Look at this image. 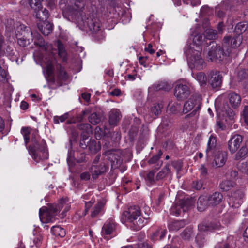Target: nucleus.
Returning <instances> with one entry per match:
<instances>
[{
  "label": "nucleus",
  "mask_w": 248,
  "mask_h": 248,
  "mask_svg": "<svg viewBox=\"0 0 248 248\" xmlns=\"http://www.w3.org/2000/svg\"><path fill=\"white\" fill-rule=\"evenodd\" d=\"M40 31L44 35H48L52 32L53 30L52 25L47 21H45L38 24Z\"/></svg>",
  "instance_id": "obj_21"
},
{
  "label": "nucleus",
  "mask_w": 248,
  "mask_h": 248,
  "mask_svg": "<svg viewBox=\"0 0 248 248\" xmlns=\"http://www.w3.org/2000/svg\"><path fill=\"white\" fill-rule=\"evenodd\" d=\"M247 154V149L245 147H242L235 154L234 159L236 160H239L245 158Z\"/></svg>",
  "instance_id": "obj_36"
},
{
  "label": "nucleus",
  "mask_w": 248,
  "mask_h": 248,
  "mask_svg": "<svg viewBox=\"0 0 248 248\" xmlns=\"http://www.w3.org/2000/svg\"><path fill=\"white\" fill-rule=\"evenodd\" d=\"M14 54L12 47L9 45L5 43L4 38L0 37V56L9 55Z\"/></svg>",
  "instance_id": "obj_18"
},
{
  "label": "nucleus",
  "mask_w": 248,
  "mask_h": 248,
  "mask_svg": "<svg viewBox=\"0 0 248 248\" xmlns=\"http://www.w3.org/2000/svg\"><path fill=\"white\" fill-rule=\"evenodd\" d=\"M166 232L167 230L165 227H160L151 235V239L153 240H161L165 237Z\"/></svg>",
  "instance_id": "obj_24"
},
{
  "label": "nucleus",
  "mask_w": 248,
  "mask_h": 248,
  "mask_svg": "<svg viewBox=\"0 0 248 248\" xmlns=\"http://www.w3.org/2000/svg\"><path fill=\"white\" fill-rule=\"evenodd\" d=\"M43 240V236L41 233H37L34 236L33 238V241L34 245L37 247H39Z\"/></svg>",
  "instance_id": "obj_45"
},
{
  "label": "nucleus",
  "mask_w": 248,
  "mask_h": 248,
  "mask_svg": "<svg viewBox=\"0 0 248 248\" xmlns=\"http://www.w3.org/2000/svg\"><path fill=\"white\" fill-rule=\"evenodd\" d=\"M223 55V50L220 46L213 43L212 46L209 48L206 58L208 61L217 62L221 61Z\"/></svg>",
  "instance_id": "obj_8"
},
{
  "label": "nucleus",
  "mask_w": 248,
  "mask_h": 248,
  "mask_svg": "<svg viewBox=\"0 0 248 248\" xmlns=\"http://www.w3.org/2000/svg\"><path fill=\"white\" fill-rule=\"evenodd\" d=\"M145 215L143 216L139 207L131 206L127 211L123 214L122 218L125 217L126 220L133 224V230H139L144 226L147 222L150 213L149 207H145Z\"/></svg>",
  "instance_id": "obj_3"
},
{
  "label": "nucleus",
  "mask_w": 248,
  "mask_h": 248,
  "mask_svg": "<svg viewBox=\"0 0 248 248\" xmlns=\"http://www.w3.org/2000/svg\"><path fill=\"white\" fill-rule=\"evenodd\" d=\"M162 155V152L161 151H159L157 155L153 156L151 159H150L149 162L151 164L155 163L157 160H159Z\"/></svg>",
  "instance_id": "obj_54"
},
{
  "label": "nucleus",
  "mask_w": 248,
  "mask_h": 248,
  "mask_svg": "<svg viewBox=\"0 0 248 248\" xmlns=\"http://www.w3.org/2000/svg\"><path fill=\"white\" fill-rule=\"evenodd\" d=\"M108 157L109 160L112 162L113 164L115 163V162L116 161L117 163L119 161H120V156L119 155V152L114 151H111L109 152L108 153Z\"/></svg>",
  "instance_id": "obj_35"
},
{
  "label": "nucleus",
  "mask_w": 248,
  "mask_h": 248,
  "mask_svg": "<svg viewBox=\"0 0 248 248\" xmlns=\"http://www.w3.org/2000/svg\"><path fill=\"white\" fill-rule=\"evenodd\" d=\"M36 130H34L31 132V128L29 127H22L21 130V133L23 135L24 139V142L26 146H27L28 143L30 140V134H31V138L32 137V133ZM36 131H37L36 130Z\"/></svg>",
  "instance_id": "obj_31"
},
{
  "label": "nucleus",
  "mask_w": 248,
  "mask_h": 248,
  "mask_svg": "<svg viewBox=\"0 0 248 248\" xmlns=\"http://www.w3.org/2000/svg\"><path fill=\"white\" fill-rule=\"evenodd\" d=\"M138 247L139 248H152V247L146 242L139 244Z\"/></svg>",
  "instance_id": "obj_61"
},
{
  "label": "nucleus",
  "mask_w": 248,
  "mask_h": 248,
  "mask_svg": "<svg viewBox=\"0 0 248 248\" xmlns=\"http://www.w3.org/2000/svg\"><path fill=\"white\" fill-rule=\"evenodd\" d=\"M224 24L223 22H219L217 26L218 32L220 34H222L223 31Z\"/></svg>",
  "instance_id": "obj_62"
},
{
  "label": "nucleus",
  "mask_w": 248,
  "mask_h": 248,
  "mask_svg": "<svg viewBox=\"0 0 248 248\" xmlns=\"http://www.w3.org/2000/svg\"><path fill=\"white\" fill-rule=\"evenodd\" d=\"M26 30H28L27 27L24 25H20L17 29L16 33V38L17 39L18 44L21 46L24 47L30 44L29 39L25 37Z\"/></svg>",
  "instance_id": "obj_15"
},
{
  "label": "nucleus",
  "mask_w": 248,
  "mask_h": 248,
  "mask_svg": "<svg viewBox=\"0 0 248 248\" xmlns=\"http://www.w3.org/2000/svg\"><path fill=\"white\" fill-rule=\"evenodd\" d=\"M154 89L157 90L169 91L172 88V85L166 81H161L153 86Z\"/></svg>",
  "instance_id": "obj_28"
},
{
  "label": "nucleus",
  "mask_w": 248,
  "mask_h": 248,
  "mask_svg": "<svg viewBox=\"0 0 248 248\" xmlns=\"http://www.w3.org/2000/svg\"><path fill=\"white\" fill-rule=\"evenodd\" d=\"M187 202L179 201L173 204L170 209V214L176 216H181L188 210Z\"/></svg>",
  "instance_id": "obj_14"
},
{
  "label": "nucleus",
  "mask_w": 248,
  "mask_h": 248,
  "mask_svg": "<svg viewBox=\"0 0 248 248\" xmlns=\"http://www.w3.org/2000/svg\"><path fill=\"white\" fill-rule=\"evenodd\" d=\"M170 171L169 167L168 165H166L162 170H160L156 175V179L159 180L162 179L165 177L167 174L169 173Z\"/></svg>",
  "instance_id": "obj_39"
},
{
  "label": "nucleus",
  "mask_w": 248,
  "mask_h": 248,
  "mask_svg": "<svg viewBox=\"0 0 248 248\" xmlns=\"http://www.w3.org/2000/svg\"><path fill=\"white\" fill-rule=\"evenodd\" d=\"M104 204L102 202H98L95 206L93 211L92 213L91 216L92 217H95L103 210Z\"/></svg>",
  "instance_id": "obj_38"
},
{
  "label": "nucleus",
  "mask_w": 248,
  "mask_h": 248,
  "mask_svg": "<svg viewBox=\"0 0 248 248\" xmlns=\"http://www.w3.org/2000/svg\"><path fill=\"white\" fill-rule=\"evenodd\" d=\"M57 47L58 50V55L59 57L62 59L63 62L67 60V53L65 50L64 45L60 41H58L57 42Z\"/></svg>",
  "instance_id": "obj_29"
},
{
  "label": "nucleus",
  "mask_w": 248,
  "mask_h": 248,
  "mask_svg": "<svg viewBox=\"0 0 248 248\" xmlns=\"http://www.w3.org/2000/svg\"><path fill=\"white\" fill-rule=\"evenodd\" d=\"M210 206L207 196H200L197 202V209L199 211L205 210L208 206Z\"/></svg>",
  "instance_id": "obj_26"
},
{
  "label": "nucleus",
  "mask_w": 248,
  "mask_h": 248,
  "mask_svg": "<svg viewBox=\"0 0 248 248\" xmlns=\"http://www.w3.org/2000/svg\"><path fill=\"white\" fill-rule=\"evenodd\" d=\"M216 142V137L211 135L209 138L206 149V155L208 161H211V157L217 152Z\"/></svg>",
  "instance_id": "obj_16"
},
{
  "label": "nucleus",
  "mask_w": 248,
  "mask_h": 248,
  "mask_svg": "<svg viewBox=\"0 0 248 248\" xmlns=\"http://www.w3.org/2000/svg\"><path fill=\"white\" fill-rule=\"evenodd\" d=\"M180 108L179 105L177 103L170 102L168 106V109L172 113L175 112Z\"/></svg>",
  "instance_id": "obj_44"
},
{
  "label": "nucleus",
  "mask_w": 248,
  "mask_h": 248,
  "mask_svg": "<svg viewBox=\"0 0 248 248\" xmlns=\"http://www.w3.org/2000/svg\"><path fill=\"white\" fill-rule=\"evenodd\" d=\"M243 141V137L239 134H234L231 137L228 142V149L232 153H235L240 148Z\"/></svg>",
  "instance_id": "obj_12"
},
{
  "label": "nucleus",
  "mask_w": 248,
  "mask_h": 248,
  "mask_svg": "<svg viewBox=\"0 0 248 248\" xmlns=\"http://www.w3.org/2000/svg\"><path fill=\"white\" fill-rule=\"evenodd\" d=\"M89 120L92 124L95 125L100 122L101 118L96 113H93L89 117Z\"/></svg>",
  "instance_id": "obj_41"
},
{
  "label": "nucleus",
  "mask_w": 248,
  "mask_h": 248,
  "mask_svg": "<svg viewBox=\"0 0 248 248\" xmlns=\"http://www.w3.org/2000/svg\"><path fill=\"white\" fill-rule=\"evenodd\" d=\"M44 0H30V2H32L33 1H35V5L34 6V5H31L32 6H33L34 8H35L36 9V8H42V4H41V2L42 1H43Z\"/></svg>",
  "instance_id": "obj_59"
},
{
  "label": "nucleus",
  "mask_w": 248,
  "mask_h": 248,
  "mask_svg": "<svg viewBox=\"0 0 248 248\" xmlns=\"http://www.w3.org/2000/svg\"><path fill=\"white\" fill-rule=\"evenodd\" d=\"M89 135L82 134L81 139L80 141V146L83 149H86L88 148V144H86L85 140L87 139Z\"/></svg>",
  "instance_id": "obj_50"
},
{
  "label": "nucleus",
  "mask_w": 248,
  "mask_h": 248,
  "mask_svg": "<svg viewBox=\"0 0 248 248\" xmlns=\"http://www.w3.org/2000/svg\"><path fill=\"white\" fill-rule=\"evenodd\" d=\"M202 105V97L200 95L193 96L184 105L183 112L186 113L194 108L193 111L186 117L193 116L200 109Z\"/></svg>",
  "instance_id": "obj_6"
},
{
  "label": "nucleus",
  "mask_w": 248,
  "mask_h": 248,
  "mask_svg": "<svg viewBox=\"0 0 248 248\" xmlns=\"http://www.w3.org/2000/svg\"><path fill=\"white\" fill-rule=\"evenodd\" d=\"M193 186L197 190L201 189L202 187V183L201 181H194Z\"/></svg>",
  "instance_id": "obj_56"
},
{
  "label": "nucleus",
  "mask_w": 248,
  "mask_h": 248,
  "mask_svg": "<svg viewBox=\"0 0 248 248\" xmlns=\"http://www.w3.org/2000/svg\"><path fill=\"white\" fill-rule=\"evenodd\" d=\"M148 59V57H140L139 59V63L143 65L144 67H147V65L146 64V61Z\"/></svg>",
  "instance_id": "obj_58"
},
{
  "label": "nucleus",
  "mask_w": 248,
  "mask_h": 248,
  "mask_svg": "<svg viewBox=\"0 0 248 248\" xmlns=\"http://www.w3.org/2000/svg\"><path fill=\"white\" fill-rule=\"evenodd\" d=\"M194 78L199 82L201 86H204L206 84L207 78L205 74L202 72H199L194 76Z\"/></svg>",
  "instance_id": "obj_34"
},
{
  "label": "nucleus",
  "mask_w": 248,
  "mask_h": 248,
  "mask_svg": "<svg viewBox=\"0 0 248 248\" xmlns=\"http://www.w3.org/2000/svg\"><path fill=\"white\" fill-rule=\"evenodd\" d=\"M243 237L244 238L245 241L247 243H248V226L245 230V232L243 233Z\"/></svg>",
  "instance_id": "obj_64"
},
{
  "label": "nucleus",
  "mask_w": 248,
  "mask_h": 248,
  "mask_svg": "<svg viewBox=\"0 0 248 248\" xmlns=\"http://www.w3.org/2000/svg\"><path fill=\"white\" fill-rule=\"evenodd\" d=\"M121 119V115L119 110L112 109L109 113V122L110 125H115Z\"/></svg>",
  "instance_id": "obj_25"
},
{
  "label": "nucleus",
  "mask_w": 248,
  "mask_h": 248,
  "mask_svg": "<svg viewBox=\"0 0 248 248\" xmlns=\"http://www.w3.org/2000/svg\"><path fill=\"white\" fill-rule=\"evenodd\" d=\"M56 75L58 80L62 82L65 81L69 78V75L66 72L64 68L61 64L57 65Z\"/></svg>",
  "instance_id": "obj_22"
},
{
  "label": "nucleus",
  "mask_w": 248,
  "mask_h": 248,
  "mask_svg": "<svg viewBox=\"0 0 248 248\" xmlns=\"http://www.w3.org/2000/svg\"><path fill=\"white\" fill-rule=\"evenodd\" d=\"M208 82L212 88H219L222 82V76L217 71H212L208 75Z\"/></svg>",
  "instance_id": "obj_11"
},
{
  "label": "nucleus",
  "mask_w": 248,
  "mask_h": 248,
  "mask_svg": "<svg viewBox=\"0 0 248 248\" xmlns=\"http://www.w3.org/2000/svg\"><path fill=\"white\" fill-rule=\"evenodd\" d=\"M217 36V33L216 30L208 29L205 31L204 38H206L208 40H212L216 38Z\"/></svg>",
  "instance_id": "obj_37"
},
{
  "label": "nucleus",
  "mask_w": 248,
  "mask_h": 248,
  "mask_svg": "<svg viewBox=\"0 0 248 248\" xmlns=\"http://www.w3.org/2000/svg\"><path fill=\"white\" fill-rule=\"evenodd\" d=\"M155 172L151 170L147 174L145 180L148 185H151L155 182Z\"/></svg>",
  "instance_id": "obj_43"
},
{
  "label": "nucleus",
  "mask_w": 248,
  "mask_h": 248,
  "mask_svg": "<svg viewBox=\"0 0 248 248\" xmlns=\"http://www.w3.org/2000/svg\"><path fill=\"white\" fill-rule=\"evenodd\" d=\"M79 129L84 132L82 134L89 135V134L92 132L91 126L88 124H82L78 125Z\"/></svg>",
  "instance_id": "obj_40"
},
{
  "label": "nucleus",
  "mask_w": 248,
  "mask_h": 248,
  "mask_svg": "<svg viewBox=\"0 0 248 248\" xmlns=\"http://www.w3.org/2000/svg\"><path fill=\"white\" fill-rule=\"evenodd\" d=\"M161 107L160 105H155L152 108L151 111L155 116H157L161 113Z\"/></svg>",
  "instance_id": "obj_53"
},
{
  "label": "nucleus",
  "mask_w": 248,
  "mask_h": 248,
  "mask_svg": "<svg viewBox=\"0 0 248 248\" xmlns=\"http://www.w3.org/2000/svg\"><path fill=\"white\" fill-rule=\"evenodd\" d=\"M31 145L28 147V151L33 159L36 162L48 158V153L45 140L38 135V132L32 133Z\"/></svg>",
  "instance_id": "obj_5"
},
{
  "label": "nucleus",
  "mask_w": 248,
  "mask_h": 248,
  "mask_svg": "<svg viewBox=\"0 0 248 248\" xmlns=\"http://www.w3.org/2000/svg\"><path fill=\"white\" fill-rule=\"evenodd\" d=\"M185 222L183 220H175L170 222L168 228L170 231H176L185 225Z\"/></svg>",
  "instance_id": "obj_27"
},
{
  "label": "nucleus",
  "mask_w": 248,
  "mask_h": 248,
  "mask_svg": "<svg viewBox=\"0 0 248 248\" xmlns=\"http://www.w3.org/2000/svg\"><path fill=\"white\" fill-rule=\"evenodd\" d=\"M229 102L233 108L238 107L241 103V98L240 96L235 93H230L228 94Z\"/></svg>",
  "instance_id": "obj_23"
},
{
  "label": "nucleus",
  "mask_w": 248,
  "mask_h": 248,
  "mask_svg": "<svg viewBox=\"0 0 248 248\" xmlns=\"http://www.w3.org/2000/svg\"><path fill=\"white\" fill-rule=\"evenodd\" d=\"M244 192L241 190L233 192L229 196L228 203L232 208H237L243 202Z\"/></svg>",
  "instance_id": "obj_10"
},
{
  "label": "nucleus",
  "mask_w": 248,
  "mask_h": 248,
  "mask_svg": "<svg viewBox=\"0 0 248 248\" xmlns=\"http://www.w3.org/2000/svg\"><path fill=\"white\" fill-rule=\"evenodd\" d=\"M190 93L188 87L185 81H178L174 89V95L178 99H183Z\"/></svg>",
  "instance_id": "obj_7"
},
{
  "label": "nucleus",
  "mask_w": 248,
  "mask_h": 248,
  "mask_svg": "<svg viewBox=\"0 0 248 248\" xmlns=\"http://www.w3.org/2000/svg\"><path fill=\"white\" fill-rule=\"evenodd\" d=\"M232 219V217L229 214L227 213L224 215L222 221L226 225H228Z\"/></svg>",
  "instance_id": "obj_52"
},
{
  "label": "nucleus",
  "mask_w": 248,
  "mask_h": 248,
  "mask_svg": "<svg viewBox=\"0 0 248 248\" xmlns=\"http://www.w3.org/2000/svg\"><path fill=\"white\" fill-rule=\"evenodd\" d=\"M214 154H215V155L214 162L212 163L213 166L217 167L223 166L226 161L227 157V153L226 152L218 151Z\"/></svg>",
  "instance_id": "obj_17"
},
{
  "label": "nucleus",
  "mask_w": 248,
  "mask_h": 248,
  "mask_svg": "<svg viewBox=\"0 0 248 248\" xmlns=\"http://www.w3.org/2000/svg\"><path fill=\"white\" fill-rule=\"evenodd\" d=\"M196 244L199 248L202 247L204 244V238L201 234H198L195 239Z\"/></svg>",
  "instance_id": "obj_47"
},
{
  "label": "nucleus",
  "mask_w": 248,
  "mask_h": 248,
  "mask_svg": "<svg viewBox=\"0 0 248 248\" xmlns=\"http://www.w3.org/2000/svg\"><path fill=\"white\" fill-rule=\"evenodd\" d=\"M80 179L82 180L87 181L90 178V174L89 172H83L80 174Z\"/></svg>",
  "instance_id": "obj_57"
},
{
  "label": "nucleus",
  "mask_w": 248,
  "mask_h": 248,
  "mask_svg": "<svg viewBox=\"0 0 248 248\" xmlns=\"http://www.w3.org/2000/svg\"><path fill=\"white\" fill-rule=\"evenodd\" d=\"M193 231L191 228H186L181 233V237L185 240H188L192 235Z\"/></svg>",
  "instance_id": "obj_42"
},
{
  "label": "nucleus",
  "mask_w": 248,
  "mask_h": 248,
  "mask_svg": "<svg viewBox=\"0 0 248 248\" xmlns=\"http://www.w3.org/2000/svg\"><path fill=\"white\" fill-rule=\"evenodd\" d=\"M199 229L202 231H209L211 230L210 228L205 226L203 224H201L198 226Z\"/></svg>",
  "instance_id": "obj_63"
},
{
  "label": "nucleus",
  "mask_w": 248,
  "mask_h": 248,
  "mask_svg": "<svg viewBox=\"0 0 248 248\" xmlns=\"http://www.w3.org/2000/svg\"><path fill=\"white\" fill-rule=\"evenodd\" d=\"M52 234L56 236L63 237L65 235V231L59 226H54L51 229Z\"/></svg>",
  "instance_id": "obj_32"
},
{
  "label": "nucleus",
  "mask_w": 248,
  "mask_h": 248,
  "mask_svg": "<svg viewBox=\"0 0 248 248\" xmlns=\"http://www.w3.org/2000/svg\"><path fill=\"white\" fill-rule=\"evenodd\" d=\"M200 170L201 172V175L202 177H205L207 173V169L203 165H201Z\"/></svg>",
  "instance_id": "obj_60"
},
{
  "label": "nucleus",
  "mask_w": 248,
  "mask_h": 248,
  "mask_svg": "<svg viewBox=\"0 0 248 248\" xmlns=\"http://www.w3.org/2000/svg\"><path fill=\"white\" fill-rule=\"evenodd\" d=\"M78 22L81 24L82 22L83 25L84 27H88L89 30L93 32L96 33L100 30V23L96 18L90 17L87 18L86 20H84L82 17L81 21L78 20Z\"/></svg>",
  "instance_id": "obj_13"
},
{
  "label": "nucleus",
  "mask_w": 248,
  "mask_h": 248,
  "mask_svg": "<svg viewBox=\"0 0 248 248\" xmlns=\"http://www.w3.org/2000/svg\"><path fill=\"white\" fill-rule=\"evenodd\" d=\"M115 228V222L112 218L108 219L105 222L102 228L101 232L102 236L107 240L111 238L110 235L114 231Z\"/></svg>",
  "instance_id": "obj_9"
},
{
  "label": "nucleus",
  "mask_w": 248,
  "mask_h": 248,
  "mask_svg": "<svg viewBox=\"0 0 248 248\" xmlns=\"http://www.w3.org/2000/svg\"><path fill=\"white\" fill-rule=\"evenodd\" d=\"M208 202L210 206H216L219 204L223 199L222 195L218 192H215L207 197Z\"/></svg>",
  "instance_id": "obj_20"
},
{
  "label": "nucleus",
  "mask_w": 248,
  "mask_h": 248,
  "mask_svg": "<svg viewBox=\"0 0 248 248\" xmlns=\"http://www.w3.org/2000/svg\"><path fill=\"white\" fill-rule=\"evenodd\" d=\"M238 168L242 172L248 174V162L242 163L240 166H238Z\"/></svg>",
  "instance_id": "obj_55"
},
{
  "label": "nucleus",
  "mask_w": 248,
  "mask_h": 248,
  "mask_svg": "<svg viewBox=\"0 0 248 248\" xmlns=\"http://www.w3.org/2000/svg\"><path fill=\"white\" fill-rule=\"evenodd\" d=\"M235 185V183L231 180H225L220 184V188L224 191H229Z\"/></svg>",
  "instance_id": "obj_33"
},
{
  "label": "nucleus",
  "mask_w": 248,
  "mask_h": 248,
  "mask_svg": "<svg viewBox=\"0 0 248 248\" xmlns=\"http://www.w3.org/2000/svg\"><path fill=\"white\" fill-rule=\"evenodd\" d=\"M68 114L65 113L61 116H55L54 117V121L55 124H59V122H63L68 118Z\"/></svg>",
  "instance_id": "obj_49"
},
{
  "label": "nucleus",
  "mask_w": 248,
  "mask_h": 248,
  "mask_svg": "<svg viewBox=\"0 0 248 248\" xmlns=\"http://www.w3.org/2000/svg\"><path fill=\"white\" fill-rule=\"evenodd\" d=\"M31 35L34 44L38 46L40 51V53L36 52L35 55L41 61L43 66L46 69L47 74L51 75L53 73V65L55 62L56 50L52 48L51 44L46 43L37 32H31Z\"/></svg>",
  "instance_id": "obj_1"
},
{
  "label": "nucleus",
  "mask_w": 248,
  "mask_h": 248,
  "mask_svg": "<svg viewBox=\"0 0 248 248\" xmlns=\"http://www.w3.org/2000/svg\"><path fill=\"white\" fill-rule=\"evenodd\" d=\"M106 171V167L104 164L99 165H93L91 169L92 177L96 179L99 175L102 174Z\"/></svg>",
  "instance_id": "obj_19"
},
{
  "label": "nucleus",
  "mask_w": 248,
  "mask_h": 248,
  "mask_svg": "<svg viewBox=\"0 0 248 248\" xmlns=\"http://www.w3.org/2000/svg\"><path fill=\"white\" fill-rule=\"evenodd\" d=\"M88 143V149L90 152L92 154L96 153L101 149V146L99 142L97 143L94 140H90Z\"/></svg>",
  "instance_id": "obj_30"
},
{
  "label": "nucleus",
  "mask_w": 248,
  "mask_h": 248,
  "mask_svg": "<svg viewBox=\"0 0 248 248\" xmlns=\"http://www.w3.org/2000/svg\"><path fill=\"white\" fill-rule=\"evenodd\" d=\"M67 199H62L58 204L49 205L48 207L43 206L39 210V217L43 223L52 222L55 220V216L62 209V216L69 210L70 206L67 203Z\"/></svg>",
  "instance_id": "obj_4"
},
{
  "label": "nucleus",
  "mask_w": 248,
  "mask_h": 248,
  "mask_svg": "<svg viewBox=\"0 0 248 248\" xmlns=\"http://www.w3.org/2000/svg\"><path fill=\"white\" fill-rule=\"evenodd\" d=\"M242 118L246 124L248 125V106H245L242 113Z\"/></svg>",
  "instance_id": "obj_48"
},
{
  "label": "nucleus",
  "mask_w": 248,
  "mask_h": 248,
  "mask_svg": "<svg viewBox=\"0 0 248 248\" xmlns=\"http://www.w3.org/2000/svg\"><path fill=\"white\" fill-rule=\"evenodd\" d=\"M203 44L202 36L197 34L194 36L192 42L185 51L188 64L191 69L201 70L204 66L205 62L201 56Z\"/></svg>",
  "instance_id": "obj_2"
},
{
  "label": "nucleus",
  "mask_w": 248,
  "mask_h": 248,
  "mask_svg": "<svg viewBox=\"0 0 248 248\" xmlns=\"http://www.w3.org/2000/svg\"><path fill=\"white\" fill-rule=\"evenodd\" d=\"M246 28L247 27H246V25L245 24L242 23H239L236 26L235 30L237 33L241 34L246 31Z\"/></svg>",
  "instance_id": "obj_46"
},
{
  "label": "nucleus",
  "mask_w": 248,
  "mask_h": 248,
  "mask_svg": "<svg viewBox=\"0 0 248 248\" xmlns=\"http://www.w3.org/2000/svg\"><path fill=\"white\" fill-rule=\"evenodd\" d=\"M144 50L150 54H153L155 52V47L152 43H150L147 46L145 47Z\"/></svg>",
  "instance_id": "obj_51"
}]
</instances>
